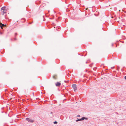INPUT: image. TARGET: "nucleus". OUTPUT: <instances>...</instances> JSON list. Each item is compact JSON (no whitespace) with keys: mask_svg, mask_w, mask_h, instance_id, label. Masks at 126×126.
<instances>
[{"mask_svg":"<svg viewBox=\"0 0 126 126\" xmlns=\"http://www.w3.org/2000/svg\"><path fill=\"white\" fill-rule=\"evenodd\" d=\"M72 87L74 90V91H76L77 90V85L76 84H73L72 85Z\"/></svg>","mask_w":126,"mask_h":126,"instance_id":"1","label":"nucleus"},{"mask_svg":"<svg viewBox=\"0 0 126 126\" xmlns=\"http://www.w3.org/2000/svg\"><path fill=\"white\" fill-rule=\"evenodd\" d=\"M26 120L28 122L30 123H33L34 122V120L28 118H26Z\"/></svg>","mask_w":126,"mask_h":126,"instance_id":"2","label":"nucleus"},{"mask_svg":"<svg viewBox=\"0 0 126 126\" xmlns=\"http://www.w3.org/2000/svg\"><path fill=\"white\" fill-rule=\"evenodd\" d=\"M87 119V118H86L84 117H82V118H81V119H77V120H76V122H78V121L83 120H84V119Z\"/></svg>","mask_w":126,"mask_h":126,"instance_id":"3","label":"nucleus"},{"mask_svg":"<svg viewBox=\"0 0 126 126\" xmlns=\"http://www.w3.org/2000/svg\"><path fill=\"white\" fill-rule=\"evenodd\" d=\"M61 85V83L60 82H57L55 83V85L56 86L59 87Z\"/></svg>","mask_w":126,"mask_h":126,"instance_id":"4","label":"nucleus"},{"mask_svg":"<svg viewBox=\"0 0 126 126\" xmlns=\"http://www.w3.org/2000/svg\"><path fill=\"white\" fill-rule=\"evenodd\" d=\"M5 26V25L4 24H3L1 23H0V27L2 29Z\"/></svg>","mask_w":126,"mask_h":126,"instance_id":"5","label":"nucleus"},{"mask_svg":"<svg viewBox=\"0 0 126 126\" xmlns=\"http://www.w3.org/2000/svg\"><path fill=\"white\" fill-rule=\"evenodd\" d=\"M6 7L5 6L2 7L1 9V10L2 11V10H7L5 9Z\"/></svg>","mask_w":126,"mask_h":126,"instance_id":"6","label":"nucleus"},{"mask_svg":"<svg viewBox=\"0 0 126 126\" xmlns=\"http://www.w3.org/2000/svg\"><path fill=\"white\" fill-rule=\"evenodd\" d=\"M7 10H3L1 12V13L2 15H4V14H6V13Z\"/></svg>","mask_w":126,"mask_h":126,"instance_id":"7","label":"nucleus"},{"mask_svg":"<svg viewBox=\"0 0 126 126\" xmlns=\"http://www.w3.org/2000/svg\"><path fill=\"white\" fill-rule=\"evenodd\" d=\"M57 121H55L53 122V123L54 124H57Z\"/></svg>","mask_w":126,"mask_h":126,"instance_id":"8","label":"nucleus"},{"mask_svg":"<svg viewBox=\"0 0 126 126\" xmlns=\"http://www.w3.org/2000/svg\"><path fill=\"white\" fill-rule=\"evenodd\" d=\"M114 66H113V67H111V68L112 69H113V68H114Z\"/></svg>","mask_w":126,"mask_h":126,"instance_id":"9","label":"nucleus"},{"mask_svg":"<svg viewBox=\"0 0 126 126\" xmlns=\"http://www.w3.org/2000/svg\"><path fill=\"white\" fill-rule=\"evenodd\" d=\"M17 35V34L16 33L15 34V35L16 36Z\"/></svg>","mask_w":126,"mask_h":126,"instance_id":"10","label":"nucleus"},{"mask_svg":"<svg viewBox=\"0 0 126 126\" xmlns=\"http://www.w3.org/2000/svg\"><path fill=\"white\" fill-rule=\"evenodd\" d=\"M66 81V80H65L64 81V82L65 83L67 82V81Z\"/></svg>","mask_w":126,"mask_h":126,"instance_id":"11","label":"nucleus"},{"mask_svg":"<svg viewBox=\"0 0 126 126\" xmlns=\"http://www.w3.org/2000/svg\"><path fill=\"white\" fill-rule=\"evenodd\" d=\"M111 46H113V43H112Z\"/></svg>","mask_w":126,"mask_h":126,"instance_id":"12","label":"nucleus"},{"mask_svg":"<svg viewBox=\"0 0 126 126\" xmlns=\"http://www.w3.org/2000/svg\"><path fill=\"white\" fill-rule=\"evenodd\" d=\"M125 79L126 80V76H125L124 77Z\"/></svg>","mask_w":126,"mask_h":126,"instance_id":"13","label":"nucleus"},{"mask_svg":"<svg viewBox=\"0 0 126 126\" xmlns=\"http://www.w3.org/2000/svg\"><path fill=\"white\" fill-rule=\"evenodd\" d=\"M80 116L79 115H78L77 116V117H80Z\"/></svg>","mask_w":126,"mask_h":126,"instance_id":"14","label":"nucleus"},{"mask_svg":"<svg viewBox=\"0 0 126 126\" xmlns=\"http://www.w3.org/2000/svg\"><path fill=\"white\" fill-rule=\"evenodd\" d=\"M14 40H16V38H15L14 39Z\"/></svg>","mask_w":126,"mask_h":126,"instance_id":"15","label":"nucleus"},{"mask_svg":"<svg viewBox=\"0 0 126 126\" xmlns=\"http://www.w3.org/2000/svg\"><path fill=\"white\" fill-rule=\"evenodd\" d=\"M88 9V8H86V10H87Z\"/></svg>","mask_w":126,"mask_h":126,"instance_id":"16","label":"nucleus"},{"mask_svg":"<svg viewBox=\"0 0 126 126\" xmlns=\"http://www.w3.org/2000/svg\"><path fill=\"white\" fill-rule=\"evenodd\" d=\"M6 90H7V89H5V92H6Z\"/></svg>","mask_w":126,"mask_h":126,"instance_id":"17","label":"nucleus"},{"mask_svg":"<svg viewBox=\"0 0 126 126\" xmlns=\"http://www.w3.org/2000/svg\"><path fill=\"white\" fill-rule=\"evenodd\" d=\"M52 113H52V112H51V113H50V114H52Z\"/></svg>","mask_w":126,"mask_h":126,"instance_id":"18","label":"nucleus"},{"mask_svg":"<svg viewBox=\"0 0 126 126\" xmlns=\"http://www.w3.org/2000/svg\"><path fill=\"white\" fill-rule=\"evenodd\" d=\"M0 33L1 34H2V33L1 32H0Z\"/></svg>","mask_w":126,"mask_h":126,"instance_id":"19","label":"nucleus"},{"mask_svg":"<svg viewBox=\"0 0 126 126\" xmlns=\"http://www.w3.org/2000/svg\"><path fill=\"white\" fill-rule=\"evenodd\" d=\"M118 69L119 68V67L118 66Z\"/></svg>","mask_w":126,"mask_h":126,"instance_id":"20","label":"nucleus"},{"mask_svg":"<svg viewBox=\"0 0 126 126\" xmlns=\"http://www.w3.org/2000/svg\"><path fill=\"white\" fill-rule=\"evenodd\" d=\"M86 63H87V62H86Z\"/></svg>","mask_w":126,"mask_h":126,"instance_id":"21","label":"nucleus"}]
</instances>
